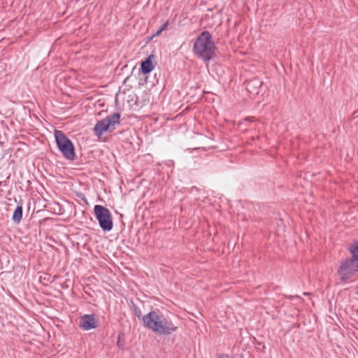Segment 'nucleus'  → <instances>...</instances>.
<instances>
[{
	"label": "nucleus",
	"instance_id": "4468645a",
	"mask_svg": "<svg viewBox=\"0 0 358 358\" xmlns=\"http://www.w3.org/2000/svg\"><path fill=\"white\" fill-rule=\"evenodd\" d=\"M218 358H232L231 357H230L229 355H225V354H222V355H220Z\"/></svg>",
	"mask_w": 358,
	"mask_h": 358
},
{
	"label": "nucleus",
	"instance_id": "39448f33",
	"mask_svg": "<svg viewBox=\"0 0 358 358\" xmlns=\"http://www.w3.org/2000/svg\"><path fill=\"white\" fill-rule=\"evenodd\" d=\"M94 213L98 220L101 229L103 231H110L113 229V222L110 210L101 205L94 207Z\"/></svg>",
	"mask_w": 358,
	"mask_h": 358
},
{
	"label": "nucleus",
	"instance_id": "f8f14e48",
	"mask_svg": "<svg viewBox=\"0 0 358 358\" xmlns=\"http://www.w3.org/2000/svg\"><path fill=\"white\" fill-rule=\"evenodd\" d=\"M133 309H134V312L135 315L138 318H140L141 316V309L136 305H135V304H133Z\"/></svg>",
	"mask_w": 358,
	"mask_h": 358
},
{
	"label": "nucleus",
	"instance_id": "7ed1b4c3",
	"mask_svg": "<svg viewBox=\"0 0 358 358\" xmlns=\"http://www.w3.org/2000/svg\"><path fill=\"white\" fill-rule=\"evenodd\" d=\"M55 137L57 145L62 155L69 160L76 157L75 148L72 141L62 131L55 130Z\"/></svg>",
	"mask_w": 358,
	"mask_h": 358
},
{
	"label": "nucleus",
	"instance_id": "9b49d317",
	"mask_svg": "<svg viewBox=\"0 0 358 358\" xmlns=\"http://www.w3.org/2000/svg\"><path fill=\"white\" fill-rule=\"evenodd\" d=\"M169 25V20H167L166 22H165L159 28V29L156 31V33L153 35V36H158L163 31L166 30L168 27V26Z\"/></svg>",
	"mask_w": 358,
	"mask_h": 358
},
{
	"label": "nucleus",
	"instance_id": "1a4fd4ad",
	"mask_svg": "<svg viewBox=\"0 0 358 358\" xmlns=\"http://www.w3.org/2000/svg\"><path fill=\"white\" fill-rule=\"evenodd\" d=\"M23 208L22 206H17L13 212L12 220L15 224H19L22 218Z\"/></svg>",
	"mask_w": 358,
	"mask_h": 358
},
{
	"label": "nucleus",
	"instance_id": "f03ea898",
	"mask_svg": "<svg viewBox=\"0 0 358 358\" xmlns=\"http://www.w3.org/2000/svg\"><path fill=\"white\" fill-rule=\"evenodd\" d=\"M215 50V45L211 34L208 31H202L194 43V54L204 62H209L214 57Z\"/></svg>",
	"mask_w": 358,
	"mask_h": 358
},
{
	"label": "nucleus",
	"instance_id": "423d86ee",
	"mask_svg": "<svg viewBox=\"0 0 358 358\" xmlns=\"http://www.w3.org/2000/svg\"><path fill=\"white\" fill-rule=\"evenodd\" d=\"M358 272V262L346 258L342 261L338 268V274L341 281L348 280L354 274Z\"/></svg>",
	"mask_w": 358,
	"mask_h": 358
},
{
	"label": "nucleus",
	"instance_id": "9d476101",
	"mask_svg": "<svg viewBox=\"0 0 358 358\" xmlns=\"http://www.w3.org/2000/svg\"><path fill=\"white\" fill-rule=\"evenodd\" d=\"M352 257L349 258L356 262H358V242H354L349 248Z\"/></svg>",
	"mask_w": 358,
	"mask_h": 358
},
{
	"label": "nucleus",
	"instance_id": "dca6fc26",
	"mask_svg": "<svg viewBox=\"0 0 358 358\" xmlns=\"http://www.w3.org/2000/svg\"><path fill=\"white\" fill-rule=\"evenodd\" d=\"M289 297L290 299H292V298H294V297L299 298V296H289Z\"/></svg>",
	"mask_w": 358,
	"mask_h": 358
},
{
	"label": "nucleus",
	"instance_id": "f3484780",
	"mask_svg": "<svg viewBox=\"0 0 358 358\" xmlns=\"http://www.w3.org/2000/svg\"><path fill=\"white\" fill-rule=\"evenodd\" d=\"M357 294H358V292H357Z\"/></svg>",
	"mask_w": 358,
	"mask_h": 358
},
{
	"label": "nucleus",
	"instance_id": "20e7f679",
	"mask_svg": "<svg viewBox=\"0 0 358 358\" xmlns=\"http://www.w3.org/2000/svg\"><path fill=\"white\" fill-rule=\"evenodd\" d=\"M120 113H114L98 121L93 129L94 134L100 137L106 131L112 132L115 125L120 124Z\"/></svg>",
	"mask_w": 358,
	"mask_h": 358
},
{
	"label": "nucleus",
	"instance_id": "0eeeda50",
	"mask_svg": "<svg viewBox=\"0 0 358 358\" xmlns=\"http://www.w3.org/2000/svg\"><path fill=\"white\" fill-rule=\"evenodd\" d=\"M97 327L94 315H84L80 318V327L84 330H90Z\"/></svg>",
	"mask_w": 358,
	"mask_h": 358
},
{
	"label": "nucleus",
	"instance_id": "ddd939ff",
	"mask_svg": "<svg viewBox=\"0 0 358 358\" xmlns=\"http://www.w3.org/2000/svg\"><path fill=\"white\" fill-rule=\"evenodd\" d=\"M247 121H249V122H254L255 120H254V117H245L242 122H239V124H243V122H247Z\"/></svg>",
	"mask_w": 358,
	"mask_h": 358
},
{
	"label": "nucleus",
	"instance_id": "f257e3e1",
	"mask_svg": "<svg viewBox=\"0 0 358 358\" xmlns=\"http://www.w3.org/2000/svg\"><path fill=\"white\" fill-rule=\"evenodd\" d=\"M142 321L145 328L160 335L169 336L178 329L173 321L158 309L151 310L143 316Z\"/></svg>",
	"mask_w": 358,
	"mask_h": 358
},
{
	"label": "nucleus",
	"instance_id": "2eb2a0df",
	"mask_svg": "<svg viewBox=\"0 0 358 358\" xmlns=\"http://www.w3.org/2000/svg\"><path fill=\"white\" fill-rule=\"evenodd\" d=\"M117 346H118L120 348H122V345H121V343H120V338H118V341H117Z\"/></svg>",
	"mask_w": 358,
	"mask_h": 358
},
{
	"label": "nucleus",
	"instance_id": "6e6552de",
	"mask_svg": "<svg viewBox=\"0 0 358 358\" xmlns=\"http://www.w3.org/2000/svg\"><path fill=\"white\" fill-rule=\"evenodd\" d=\"M153 55H150L146 59L141 62V70L143 74L150 73L154 69V66L152 64V58Z\"/></svg>",
	"mask_w": 358,
	"mask_h": 358
}]
</instances>
